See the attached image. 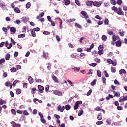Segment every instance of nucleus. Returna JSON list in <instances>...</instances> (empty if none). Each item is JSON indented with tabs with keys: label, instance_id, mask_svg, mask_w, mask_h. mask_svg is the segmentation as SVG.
Segmentation results:
<instances>
[{
	"label": "nucleus",
	"instance_id": "c85d7f7f",
	"mask_svg": "<svg viewBox=\"0 0 127 127\" xmlns=\"http://www.w3.org/2000/svg\"><path fill=\"white\" fill-rule=\"evenodd\" d=\"M112 10H114V11H115V12H117L118 9L117 8V7H116L115 6H113L112 7Z\"/></svg>",
	"mask_w": 127,
	"mask_h": 127
},
{
	"label": "nucleus",
	"instance_id": "cd10ccee",
	"mask_svg": "<svg viewBox=\"0 0 127 127\" xmlns=\"http://www.w3.org/2000/svg\"><path fill=\"white\" fill-rule=\"evenodd\" d=\"M111 71L112 73H116V68L114 67H111Z\"/></svg>",
	"mask_w": 127,
	"mask_h": 127
},
{
	"label": "nucleus",
	"instance_id": "052dcab7",
	"mask_svg": "<svg viewBox=\"0 0 127 127\" xmlns=\"http://www.w3.org/2000/svg\"><path fill=\"white\" fill-rule=\"evenodd\" d=\"M39 30H40V29L39 27L34 28L33 29L34 31H39Z\"/></svg>",
	"mask_w": 127,
	"mask_h": 127
},
{
	"label": "nucleus",
	"instance_id": "f3484780",
	"mask_svg": "<svg viewBox=\"0 0 127 127\" xmlns=\"http://www.w3.org/2000/svg\"><path fill=\"white\" fill-rule=\"evenodd\" d=\"M14 11L16 13H20V9H19V8H18V7L14 8Z\"/></svg>",
	"mask_w": 127,
	"mask_h": 127
},
{
	"label": "nucleus",
	"instance_id": "4d7b16f0",
	"mask_svg": "<svg viewBox=\"0 0 127 127\" xmlns=\"http://www.w3.org/2000/svg\"><path fill=\"white\" fill-rule=\"evenodd\" d=\"M102 124H103V121H97L96 122V125H102Z\"/></svg>",
	"mask_w": 127,
	"mask_h": 127
},
{
	"label": "nucleus",
	"instance_id": "4c0bfd02",
	"mask_svg": "<svg viewBox=\"0 0 127 127\" xmlns=\"http://www.w3.org/2000/svg\"><path fill=\"white\" fill-rule=\"evenodd\" d=\"M102 40H103V41H106V40H107V37L106 36V35H102Z\"/></svg>",
	"mask_w": 127,
	"mask_h": 127
},
{
	"label": "nucleus",
	"instance_id": "f8f14e48",
	"mask_svg": "<svg viewBox=\"0 0 127 127\" xmlns=\"http://www.w3.org/2000/svg\"><path fill=\"white\" fill-rule=\"evenodd\" d=\"M52 78L53 81H54L55 83H59L58 79H57V77H56L54 75L52 76Z\"/></svg>",
	"mask_w": 127,
	"mask_h": 127
},
{
	"label": "nucleus",
	"instance_id": "5701e85b",
	"mask_svg": "<svg viewBox=\"0 0 127 127\" xmlns=\"http://www.w3.org/2000/svg\"><path fill=\"white\" fill-rule=\"evenodd\" d=\"M3 104H6V101L3 100L2 99L0 100V104L3 105Z\"/></svg>",
	"mask_w": 127,
	"mask_h": 127
},
{
	"label": "nucleus",
	"instance_id": "a18cd8bd",
	"mask_svg": "<svg viewBox=\"0 0 127 127\" xmlns=\"http://www.w3.org/2000/svg\"><path fill=\"white\" fill-rule=\"evenodd\" d=\"M111 3L113 4V5H116V1L115 0H111Z\"/></svg>",
	"mask_w": 127,
	"mask_h": 127
},
{
	"label": "nucleus",
	"instance_id": "e433bc0d",
	"mask_svg": "<svg viewBox=\"0 0 127 127\" xmlns=\"http://www.w3.org/2000/svg\"><path fill=\"white\" fill-rule=\"evenodd\" d=\"M89 65L90 66H91V67H96L97 66V63H91Z\"/></svg>",
	"mask_w": 127,
	"mask_h": 127
},
{
	"label": "nucleus",
	"instance_id": "3c124183",
	"mask_svg": "<svg viewBox=\"0 0 127 127\" xmlns=\"http://www.w3.org/2000/svg\"><path fill=\"white\" fill-rule=\"evenodd\" d=\"M4 62H5V59H1L0 60V64H2V63H4Z\"/></svg>",
	"mask_w": 127,
	"mask_h": 127
},
{
	"label": "nucleus",
	"instance_id": "72a5a7b5",
	"mask_svg": "<svg viewBox=\"0 0 127 127\" xmlns=\"http://www.w3.org/2000/svg\"><path fill=\"white\" fill-rule=\"evenodd\" d=\"M76 20V19L73 18V19H69L67 20V22H73V21H75Z\"/></svg>",
	"mask_w": 127,
	"mask_h": 127
},
{
	"label": "nucleus",
	"instance_id": "79ce46f5",
	"mask_svg": "<svg viewBox=\"0 0 127 127\" xmlns=\"http://www.w3.org/2000/svg\"><path fill=\"white\" fill-rule=\"evenodd\" d=\"M103 49H104V48H103V45H100L98 47V50H100V51H103Z\"/></svg>",
	"mask_w": 127,
	"mask_h": 127
},
{
	"label": "nucleus",
	"instance_id": "680f3d73",
	"mask_svg": "<svg viewBox=\"0 0 127 127\" xmlns=\"http://www.w3.org/2000/svg\"><path fill=\"white\" fill-rule=\"evenodd\" d=\"M95 18H96L97 19H99V20H102V17H101V16H99V15H96L95 16Z\"/></svg>",
	"mask_w": 127,
	"mask_h": 127
},
{
	"label": "nucleus",
	"instance_id": "f257e3e1",
	"mask_svg": "<svg viewBox=\"0 0 127 127\" xmlns=\"http://www.w3.org/2000/svg\"><path fill=\"white\" fill-rule=\"evenodd\" d=\"M107 63H109V64H111V65H113V66H117V61L115 60L113 61V60H111V59H108L107 60Z\"/></svg>",
	"mask_w": 127,
	"mask_h": 127
},
{
	"label": "nucleus",
	"instance_id": "20e7f679",
	"mask_svg": "<svg viewBox=\"0 0 127 127\" xmlns=\"http://www.w3.org/2000/svg\"><path fill=\"white\" fill-rule=\"evenodd\" d=\"M93 5L96 7H100L102 5V3L101 2L95 1L93 3Z\"/></svg>",
	"mask_w": 127,
	"mask_h": 127
},
{
	"label": "nucleus",
	"instance_id": "a211bd4d",
	"mask_svg": "<svg viewBox=\"0 0 127 127\" xmlns=\"http://www.w3.org/2000/svg\"><path fill=\"white\" fill-rule=\"evenodd\" d=\"M116 46H117L118 47H119V46H121V45H122V42H121V41H118L116 42Z\"/></svg>",
	"mask_w": 127,
	"mask_h": 127
},
{
	"label": "nucleus",
	"instance_id": "a878e982",
	"mask_svg": "<svg viewBox=\"0 0 127 127\" xmlns=\"http://www.w3.org/2000/svg\"><path fill=\"white\" fill-rule=\"evenodd\" d=\"M75 27H78V28H82V26H81V25H80L78 23H75Z\"/></svg>",
	"mask_w": 127,
	"mask_h": 127
},
{
	"label": "nucleus",
	"instance_id": "2f4dec72",
	"mask_svg": "<svg viewBox=\"0 0 127 127\" xmlns=\"http://www.w3.org/2000/svg\"><path fill=\"white\" fill-rule=\"evenodd\" d=\"M83 113H84V111L83 110V109H81V110H80L78 112V116H82V115H83Z\"/></svg>",
	"mask_w": 127,
	"mask_h": 127
},
{
	"label": "nucleus",
	"instance_id": "f03ea898",
	"mask_svg": "<svg viewBox=\"0 0 127 127\" xmlns=\"http://www.w3.org/2000/svg\"><path fill=\"white\" fill-rule=\"evenodd\" d=\"M82 104H83V102L81 101H78L76 102L74 107V110H78L79 106H80V105H82Z\"/></svg>",
	"mask_w": 127,
	"mask_h": 127
},
{
	"label": "nucleus",
	"instance_id": "7c9ffc66",
	"mask_svg": "<svg viewBox=\"0 0 127 127\" xmlns=\"http://www.w3.org/2000/svg\"><path fill=\"white\" fill-rule=\"evenodd\" d=\"M16 93L17 95L21 94V90H20V89H16Z\"/></svg>",
	"mask_w": 127,
	"mask_h": 127
},
{
	"label": "nucleus",
	"instance_id": "9b49d317",
	"mask_svg": "<svg viewBox=\"0 0 127 127\" xmlns=\"http://www.w3.org/2000/svg\"><path fill=\"white\" fill-rule=\"evenodd\" d=\"M29 20V18L27 17H23L21 18V21H24V22H26V21H28Z\"/></svg>",
	"mask_w": 127,
	"mask_h": 127
},
{
	"label": "nucleus",
	"instance_id": "603ef678",
	"mask_svg": "<svg viewBox=\"0 0 127 127\" xmlns=\"http://www.w3.org/2000/svg\"><path fill=\"white\" fill-rule=\"evenodd\" d=\"M104 6L105 7H109L110 6V4L108 3H104Z\"/></svg>",
	"mask_w": 127,
	"mask_h": 127
},
{
	"label": "nucleus",
	"instance_id": "ddd939ff",
	"mask_svg": "<svg viewBox=\"0 0 127 127\" xmlns=\"http://www.w3.org/2000/svg\"><path fill=\"white\" fill-rule=\"evenodd\" d=\"M38 88L39 91H40V93H43L42 91H43V90H44V87H43V86H42L41 85H38Z\"/></svg>",
	"mask_w": 127,
	"mask_h": 127
},
{
	"label": "nucleus",
	"instance_id": "0e129e2a",
	"mask_svg": "<svg viewBox=\"0 0 127 127\" xmlns=\"http://www.w3.org/2000/svg\"><path fill=\"white\" fill-rule=\"evenodd\" d=\"M56 38L57 41H58V42L60 41V37H59V36L56 35Z\"/></svg>",
	"mask_w": 127,
	"mask_h": 127
},
{
	"label": "nucleus",
	"instance_id": "69168bd1",
	"mask_svg": "<svg viewBox=\"0 0 127 127\" xmlns=\"http://www.w3.org/2000/svg\"><path fill=\"white\" fill-rule=\"evenodd\" d=\"M11 84V83H10V81H7L5 83V86H9Z\"/></svg>",
	"mask_w": 127,
	"mask_h": 127
},
{
	"label": "nucleus",
	"instance_id": "b1692460",
	"mask_svg": "<svg viewBox=\"0 0 127 127\" xmlns=\"http://www.w3.org/2000/svg\"><path fill=\"white\" fill-rule=\"evenodd\" d=\"M126 71L125 70V69H121L119 70V74H126Z\"/></svg>",
	"mask_w": 127,
	"mask_h": 127
},
{
	"label": "nucleus",
	"instance_id": "864d4df0",
	"mask_svg": "<svg viewBox=\"0 0 127 127\" xmlns=\"http://www.w3.org/2000/svg\"><path fill=\"white\" fill-rule=\"evenodd\" d=\"M18 82H19V81H18V80H15V81H14L13 82V86L14 87H15V85H16V84H17V83H18Z\"/></svg>",
	"mask_w": 127,
	"mask_h": 127
},
{
	"label": "nucleus",
	"instance_id": "37998d69",
	"mask_svg": "<svg viewBox=\"0 0 127 127\" xmlns=\"http://www.w3.org/2000/svg\"><path fill=\"white\" fill-rule=\"evenodd\" d=\"M67 82L69 83V85H71L72 87H74V84H73V82L71 81V80H67Z\"/></svg>",
	"mask_w": 127,
	"mask_h": 127
},
{
	"label": "nucleus",
	"instance_id": "423d86ee",
	"mask_svg": "<svg viewBox=\"0 0 127 127\" xmlns=\"http://www.w3.org/2000/svg\"><path fill=\"white\" fill-rule=\"evenodd\" d=\"M117 13L119 15H124V12L122 11V9L120 7L118 8V10H117Z\"/></svg>",
	"mask_w": 127,
	"mask_h": 127
},
{
	"label": "nucleus",
	"instance_id": "c03bdc74",
	"mask_svg": "<svg viewBox=\"0 0 127 127\" xmlns=\"http://www.w3.org/2000/svg\"><path fill=\"white\" fill-rule=\"evenodd\" d=\"M123 2L122 1V0H118L117 1V4H118L119 5H121V4H122V3Z\"/></svg>",
	"mask_w": 127,
	"mask_h": 127
},
{
	"label": "nucleus",
	"instance_id": "e2e57ef3",
	"mask_svg": "<svg viewBox=\"0 0 127 127\" xmlns=\"http://www.w3.org/2000/svg\"><path fill=\"white\" fill-rule=\"evenodd\" d=\"M92 93V89L89 90V91L87 93V96H90Z\"/></svg>",
	"mask_w": 127,
	"mask_h": 127
},
{
	"label": "nucleus",
	"instance_id": "58836bf2",
	"mask_svg": "<svg viewBox=\"0 0 127 127\" xmlns=\"http://www.w3.org/2000/svg\"><path fill=\"white\" fill-rule=\"evenodd\" d=\"M110 98H111V99H113V95L111 94H109L108 96L106 97V100H110Z\"/></svg>",
	"mask_w": 127,
	"mask_h": 127
},
{
	"label": "nucleus",
	"instance_id": "7ed1b4c3",
	"mask_svg": "<svg viewBox=\"0 0 127 127\" xmlns=\"http://www.w3.org/2000/svg\"><path fill=\"white\" fill-rule=\"evenodd\" d=\"M124 101H127V96H121L119 99V102L120 103H123L124 102Z\"/></svg>",
	"mask_w": 127,
	"mask_h": 127
},
{
	"label": "nucleus",
	"instance_id": "f704fd0d",
	"mask_svg": "<svg viewBox=\"0 0 127 127\" xmlns=\"http://www.w3.org/2000/svg\"><path fill=\"white\" fill-rule=\"evenodd\" d=\"M30 6H31V4L30 2H28L26 5V8H30Z\"/></svg>",
	"mask_w": 127,
	"mask_h": 127
},
{
	"label": "nucleus",
	"instance_id": "393cba45",
	"mask_svg": "<svg viewBox=\"0 0 127 127\" xmlns=\"http://www.w3.org/2000/svg\"><path fill=\"white\" fill-rule=\"evenodd\" d=\"M31 32L33 37H35V36H36L35 31H34L33 30H31Z\"/></svg>",
	"mask_w": 127,
	"mask_h": 127
},
{
	"label": "nucleus",
	"instance_id": "6ab92c4d",
	"mask_svg": "<svg viewBox=\"0 0 127 127\" xmlns=\"http://www.w3.org/2000/svg\"><path fill=\"white\" fill-rule=\"evenodd\" d=\"M114 92V94L115 96V97H118V98L120 97V92H115V91H113Z\"/></svg>",
	"mask_w": 127,
	"mask_h": 127
},
{
	"label": "nucleus",
	"instance_id": "412c9836",
	"mask_svg": "<svg viewBox=\"0 0 127 127\" xmlns=\"http://www.w3.org/2000/svg\"><path fill=\"white\" fill-rule=\"evenodd\" d=\"M65 5H69L71 3V2L69 0H64Z\"/></svg>",
	"mask_w": 127,
	"mask_h": 127
},
{
	"label": "nucleus",
	"instance_id": "9d476101",
	"mask_svg": "<svg viewBox=\"0 0 127 127\" xmlns=\"http://www.w3.org/2000/svg\"><path fill=\"white\" fill-rule=\"evenodd\" d=\"M120 39V37L116 35H114L112 36V40L113 41H116V40H119Z\"/></svg>",
	"mask_w": 127,
	"mask_h": 127
},
{
	"label": "nucleus",
	"instance_id": "8fccbe9b",
	"mask_svg": "<svg viewBox=\"0 0 127 127\" xmlns=\"http://www.w3.org/2000/svg\"><path fill=\"white\" fill-rule=\"evenodd\" d=\"M65 109L67 111H69V110H70V109H71V106H70V105H66Z\"/></svg>",
	"mask_w": 127,
	"mask_h": 127
},
{
	"label": "nucleus",
	"instance_id": "bf43d9fd",
	"mask_svg": "<svg viewBox=\"0 0 127 127\" xmlns=\"http://www.w3.org/2000/svg\"><path fill=\"white\" fill-rule=\"evenodd\" d=\"M95 111H101V110H102V108H101V107L98 106L95 108Z\"/></svg>",
	"mask_w": 127,
	"mask_h": 127
},
{
	"label": "nucleus",
	"instance_id": "6e6552de",
	"mask_svg": "<svg viewBox=\"0 0 127 127\" xmlns=\"http://www.w3.org/2000/svg\"><path fill=\"white\" fill-rule=\"evenodd\" d=\"M65 110V106H63L61 107L60 105L58 106V111H60V112H64V110Z\"/></svg>",
	"mask_w": 127,
	"mask_h": 127
},
{
	"label": "nucleus",
	"instance_id": "a19ab883",
	"mask_svg": "<svg viewBox=\"0 0 127 127\" xmlns=\"http://www.w3.org/2000/svg\"><path fill=\"white\" fill-rule=\"evenodd\" d=\"M43 34H44L45 35H49V34H50V32L47 31H44L43 32Z\"/></svg>",
	"mask_w": 127,
	"mask_h": 127
},
{
	"label": "nucleus",
	"instance_id": "473e14b6",
	"mask_svg": "<svg viewBox=\"0 0 127 127\" xmlns=\"http://www.w3.org/2000/svg\"><path fill=\"white\" fill-rule=\"evenodd\" d=\"M97 119L98 120H99V121L100 120H102V114L101 113H99L98 116H97Z\"/></svg>",
	"mask_w": 127,
	"mask_h": 127
},
{
	"label": "nucleus",
	"instance_id": "774afa93",
	"mask_svg": "<svg viewBox=\"0 0 127 127\" xmlns=\"http://www.w3.org/2000/svg\"><path fill=\"white\" fill-rule=\"evenodd\" d=\"M102 81H103V84H106V78L102 77Z\"/></svg>",
	"mask_w": 127,
	"mask_h": 127
},
{
	"label": "nucleus",
	"instance_id": "4be33fe9",
	"mask_svg": "<svg viewBox=\"0 0 127 127\" xmlns=\"http://www.w3.org/2000/svg\"><path fill=\"white\" fill-rule=\"evenodd\" d=\"M24 37H25V34H21L18 36V38H23Z\"/></svg>",
	"mask_w": 127,
	"mask_h": 127
},
{
	"label": "nucleus",
	"instance_id": "4468645a",
	"mask_svg": "<svg viewBox=\"0 0 127 127\" xmlns=\"http://www.w3.org/2000/svg\"><path fill=\"white\" fill-rule=\"evenodd\" d=\"M28 80L30 83V84L33 83V78L31 76H29L28 78Z\"/></svg>",
	"mask_w": 127,
	"mask_h": 127
},
{
	"label": "nucleus",
	"instance_id": "5fc2aeb1",
	"mask_svg": "<svg viewBox=\"0 0 127 127\" xmlns=\"http://www.w3.org/2000/svg\"><path fill=\"white\" fill-rule=\"evenodd\" d=\"M94 60L96 62H97V63H100V62H101V60H100V59L95 58Z\"/></svg>",
	"mask_w": 127,
	"mask_h": 127
},
{
	"label": "nucleus",
	"instance_id": "338daca9",
	"mask_svg": "<svg viewBox=\"0 0 127 127\" xmlns=\"http://www.w3.org/2000/svg\"><path fill=\"white\" fill-rule=\"evenodd\" d=\"M47 20H48V21H49L50 22H51V17H50V16H48L47 17Z\"/></svg>",
	"mask_w": 127,
	"mask_h": 127
},
{
	"label": "nucleus",
	"instance_id": "c9c22d12",
	"mask_svg": "<svg viewBox=\"0 0 127 127\" xmlns=\"http://www.w3.org/2000/svg\"><path fill=\"white\" fill-rule=\"evenodd\" d=\"M74 69V72H79L80 71V68L74 67V68H72V70Z\"/></svg>",
	"mask_w": 127,
	"mask_h": 127
},
{
	"label": "nucleus",
	"instance_id": "13d9d810",
	"mask_svg": "<svg viewBox=\"0 0 127 127\" xmlns=\"http://www.w3.org/2000/svg\"><path fill=\"white\" fill-rule=\"evenodd\" d=\"M119 33L120 35H121V36H124V35H125V32H124L123 31H120Z\"/></svg>",
	"mask_w": 127,
	"mask_h": 127
},
{
	"label": "nucleus",
	"instance_id": "1a4fd4ad",
	"mask_svg": "<svg viewBox=\"0 0 127 127\" xmlns=\"http://www.w3.org/2000/svg\"><path fill=\"white\" fill-rule=\"evenodd\" d=\"M53 93L57 96H62V92L58 90L54 91Z\"/></svg>",
	"mask_w": 127,
	"mask_h": 127
},
{
	"label": "nucleus",
	"instance_id": "39448f33",
	"mask_svg": "<svg viewBox=\"0 0 127 127\" xmlns=\"http://www.w3.org/2000/svg\"><path fill=\"white\" fill-rule=\"evenodd\" d=\"M81 13L83 15V16H84V17L85 19H88V18H89V16L87 14V12H86V11H82Z\"/></svg>",
	"mask_w": 127,
	"mask_h": 127
},
{
	"label": "nucleus",
	"instance_id": "bb28decb",
	"mask_svg": "<svg viewBox=\"0 0 127 127\" xmlns=\"http://www.w3.org/2000/svg\"><path fill=\"white\" fill-rule=\"evenodd\" d=\"M47 55H48V53L43 52V57H44L45 59H47V58H48V57L47 56Z\"/></svg>",
	"mask_w": 127,
	"mask_h": 127
},
{
	"label": "nucleus",
	"instance_id": "ea45409f",
	"mask_svg": "<svg viewBox=\"0 0 127 127\" xmlns=\"http://www.w3.org/2000/svg\"><path fill=\"white\" fill-rule=\"evenodd\" d=\"M97 82V80L96 79H94L91 83V86H94L96 84V82Z\"/></svg>",
	"mask_w": 127,
	"mask_h": 127
},
{
	"label": "nucleus",
	"instance_id": "c756f323",
	"mask_svg": "<svg viewBox=\"0 0 127 127\" xmlns=\"http://www.w3.org/2000/svg\"><path fill=\"white\" fill-rule=\"evenodd\" d=\"M10 58V55L9 54H6L5 56V59H6V60H9Z\"/></svg>",
	"mask_w": 127,
	"mask_h": 127
},
{
	"label": "nucleus",
	"instance_id": "0eeeda50",
	"mask_svg": "<svg viewBox=\"0 0 127 127\" xmlns=\"http://www.w3.org/2000/svg\"><path fill=\"white\" fill-rule=\"evenodd\" d=\"M6 47L8 49H10L11 47H12V44L11 43H8V41H6V44H5Z\"/></svg>",
	"mask_w": 127,
	"mask_h": 127
},
{
	"label": "nucleus",
	"instance_id": "6e6d98bb",
	"mask_svg": "<svg viewBox=\"0 0 127 127\" xmlns=\"http://www.w3.org/2000/svg\"><path fill=\"white\" fill-rule=\"evenodd\" d=\"M35 81H36V83H41V79H35Z\"/></svg>",
	"mask_w": 127,
	"mask_h": 127
},
{
	"label": "nucleus",
	"instance_id": "aec40b11",
	"mask_svg": "<svg viewBox=\"0 0 127 127\" xmlns=\"http://www.w3.org/2000/svg\"><path fill=\"white\" fill-rule=\"evenodd\" d=\"M97 74L98 77H102V73H101V71H100L99 70H98L97 71Z\"/></svg>",
	"mask_w": 127,
	"mask_h": 127
},
{
	"label": "nucleus",
	"instance_id": "49530a36",
	"mask_svg": "<svg viewBox=\"0 0 127 127\" xmlns=\"http://www.w3.org/2000/svg\"><path fill=\"white\" fill-rule=\"evenodd\" d=\"M104 75L106 78H109V74H108V72H107V71H104Z\"/></svg>",
	"mask_w": 127,
	"mask_h": 127
},
{
	"label": "nucleus",
	"instance_id": "2eb2a0df",
	"mask_svg": "<svg viewBox=\"0 0 127 127\" xmlns=\"http://www.w3.org/2000/svg\"><path fill=\"white\" fill-rule=\"evenodd\" d=\"M10 30L11 32H13V33H15V32H16V29H15V28L14 27H11Z\"/></svg>",
	"mask_w": 127,
	"mask_h": 127
},
{
	"label": "nucleus",
	"instance_id": "de8ad7c7",
	"mask_svg": "<svg viewBox=\"0 0 127 127\" xmlns=\"http://www.w3.org/2000/svg\"><path fill=\"white\" fill-rule=\"evenodd\" d=\"M11 72H12V73H14V72H16V68L14 67H12L11 69Z\"/></svg>",
	"mask_w": 127,
	"mask_h": 127
},
{
	"label": "nucleus",
	"instance_id": "09e8293b",
	"mask_svg": "<svg viewBox=\"0 0 127 127\" xmlns=\"http://www.w3.org/2000/svg\"><path fill=\"white\" fill-rule=\"evenodd\" d=\"M104 23L106 25H108V24H109V20H108V19H105L104 20Z\"/></svg>",
	"mask_w": 127,
	"mask_h": 127
},
{
	"label": "nucleus",
	"instance_id": "dca6fc26",
	"mask_svg": "<svg viewBox=\"0 0 127 127\" xmlns=\"http://www.w3.org/2000/svg\"><path fill=\"white\" fill-rule=\"evenodd\" d=\"M86 4L87 6H92L93 5V1H87L86 2Z\"/></svg>",
	"mask_w": 127,
	"mask_h": 127
}]
</instances>
